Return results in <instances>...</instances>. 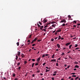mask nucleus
Listing matches in <instances>:
<instances>
[{"label": "nucleus", "mask_w": 80, "mask_h": 80, "mask_svg": "<svg viewBox=\"0 0 80 80\" xmlns=\"http://www.w3.org/2000/svg\"><path fill=\"white\" fill-rule=\"evenodd\" d=\"M52 80H55V78H52Z\"/></svg>", "instance_id": "47"}, {"label": "nucleus", "mask_w": 80, "mask_h": 80, "mask_svg": "<svg viewBox=\"0 0 80 80\" xmlns=\"http://www.w3.org/2000/svg\"><path fill=\"white\" fill-rule=\"evenodd\" d=\"M16 59L17 60L18 59V56L16 55Z\"/></svg>", "instance_id": "22"}, {"label": "nucleus", "mask_w": 80, "mask_h": 80, "mask_svg": "<svg viewBox=\"0 0 80 80\" xmlns=\"http://www.w3.org/2000/svg\"><path fill=\"white\" fill-rule=\"evenodd\" d=\"M72 45H70L69 46V49H70V48H72Z\"/></svg>", "instance_id": "13"}, {"label": "nucleus", "mask_w": 80, "mask_h": 80, "mask_svg": "<svg viewBox=\"0 0 80 80\" xmlns=\"http://www.w3.org/2000/svg\"><path fill=\"white\" fill-rule=\"evenodd\" d=\"M54 40V39H51V41H52V42H53Z\"/></svg>", "instance_id": "49"}, {"label": "nucleus", "mask_w": 80, "mask_h": 80, "mask_svg": "<svg viewBox=\"0 0 80 80\" xmlns=\"http://www.w3.org/2000/svg\"><path fill=\"white\" fill-rule=\"evenodd\" d=\"M60 39H61V36H58V40H60Z\"/></svg>", "instance_id": "16"}, {"label": "nucleus", "mask_w": 80, "mask_h": 80, "mask_svg": "<svg viewBox=\"0 0 80 80\" xmlns=\"http://www.w3.org/2000/svg\"><path fill=\"white\" fill-rule=\"evenodd\" d=\"M21 56L22 58H23L24 57H25V55H24L23 54H22Z\"/></svg>", "instance_id": "5"}, {"label": "nucleus", "mask_w": 80, "mask_h": 80, "mask_svg": "<svg viewBox=\"0 0 80 80\" xmlns=\"http://www.w3.org/2000/svg\"><path fill=\"white\" fill-rule=\"evenodd\" d=\"M74 70H75V71L77 70V68H74Z\"/></svg>", "instance_id": "61"}, {"label": "nucleus", "mask_w": 80, "mask_h": 80, "mask_svg": "<svg viewBox=\"0 0 80 80\" xmlns=\"http://www.w3.org/2000/svg\"><path fill=\"white\" fill-rule=\"evenodd\" d=\"M50 71L49 70H48L47 69L46 70V72H49Z\"/></svg>", "instance_id": "35"}, {"label": "nucleus", "mask_w": 80, "mask_h": 80, "mask_svg": "<svg viewBox=\"0 0 80 80\" xmlns=\"http://www.w3.org/2000/svg\"><path fill=\"white\" fill-rule=\"evenodd\" d=\"M56 65L57 67H58V63H56Z\"/></svg>", "instance_id": "28"}, {"label": "nucleus", "mask_w": 80, "mask_h": 80, "mask_svg": "<svg viewBox=\"0 0 80 80\" xmlns=\"http://www.w3.org/2000/svg\"><path fill=\"white\" fill-rule=\"evenodd\" d=\"M39 24H40L41 25H42V24L41 22H40V21L39 22Z\"/></svg>", "instance_id": "41"}, {"label": "nucleus", "mask_w": 80, "mask_h": 80, "mask_svg": "<svg viewBox=\"0 0 80 80\" xmlns=\"http://www.w3.org/2000/svg\"><path fill=\"white\" fill-rule=\"evenodd\" d=\"M62 26H65V23H63L62 24Z\"/></svg>", "instance_id": "34"}, {"label": "nucleus", "mask_w": 80, "mask_h": 80, "mask_svg": "<svg viewBox=\"0 0 80 80\" xmlns=\"http://www.w3.org/2000/svg\"><path fill=\"white\" fill-rule=\"evenodd\" d=\"M46 62H45L42 64V65H43V66H44V65H46Z\"/></svg>", "instance_id": "39"}, {"label": "nucleus", "mask_w": 80, "mask_h": 80, "mask_svg": "<svg viewBox=\"0 0 80 80\" xmlns=\"http://www.w3.org/2000/svg\"><path fill=\"white\" fill-rule=\"evenodd\" d=\"M57 75L56 73L53 74V76H55V75Z\"/></svg>", "instance_id": "42"}, {"label": "nucleus", "mask_w": 80, "mask_h": 80, "mask_svg": "<svg viewBox=\"0 0 80 80\" xmlns=\"http://www.w3.org/2000/svg\"><path fill=\"white\" fill-rule=\"evenodd\" d=\"M78 63L77 62H74V64H78Z\"/></svg>", "instance_id": "31"}, {"label": "nucleus", "mask_w": 80, "mask_h": 80, "mask_svg": "<svg viewBox=\"0 0 80 80\" xmlns=\"http://www.w3.org/2000/svg\"><path fill=\"white\" fill-rule=\"evenodd\" d=\"M66 23V20L65 19H62L61 20V22H60V23Z\"/></svg>", "instance_id": "1"}, {"label": "nucleus", "mask_w": 80, "mask_h": 80, "mask_svg": "<svg viewBox=\"0 0 80 80\" xmlns=\"http://www.w3.org/2000/svg\"><path fill=\"white\" fill-rule=\"evenodd\" d=\"M72 77H77V76L75 75H73L72 76Z\"/></svg>", "instance_id": "24"}, {"label": "nucleus", "mask_w": 80, "mask_h": 80, "mask_svg": "<svg viewBox=\"0 0 80 80\" xmlns=\"http://www.w3.org/2000/svg\"><path fill=\"white\" fill-rule=\"evenodd\" d=\"M32 37V35H30L29 36V35L28 37L29 38H31Z\"/></svg>", "instance_id": "23"}, {"label": "nucleus", "mask_w": 80, "mask_h": 80, "mask_svg": "<svg viewBox=\"0 0 80 80\" xmlns=\"http://www.w3.org/2000/svg\"><path fill=\"white\" fill-rule=\"evenodd\" d=\"M46 29H47V28H45V29H42L43 31H44V32H46L47 30H46Z\"/></svg>", "instance_id": "15"}, {"label": "nucleus", "mask_w": 80, "mask_h": 80, "mask_svg": "<svg viewBox=\"0 0 80 80\" xmlns=\"http://www.w3.org/2000/svg\"><path fill=\"white\" fill-rule=\"evenodd\" d=\"M77 25L78 26H80V23H78L77 24Z\"/></svg>", "instance_id": "62"}, {"label": "nucleus", "mask_w": 80, "mask_h": 80, "mask_svg": "<svg viewBox=\"0 0 80 80\" xmlns=\"http://www.w3.org/2000/svg\"><path fill=\"white\" fill-rule=\"evenodd\" d=\"M17 68H18L17 70H20V69H21V67H19Z\"/></svg>", "instance_id": "14"}, {"label": "nucleus", "mask_w": 80, "mask_h": 80, "mask_svg": "<svg viewBox=\"0 0 80 80\" xmlns=\"http://www.w3.org/2000/svg\"><path fill=\"white\" fill-rule=\"evenodd\" d=\"M78 78H79V77L78 76V77L75 78V80H77V79H78Z\"/></svg>", "instance_id": "19"}, {"label": "nucleus", "mask_w": 80, "mask_h": 80, "mask_svg": "<svg viewBox=\"0 0 80 80\" xmlns=\"http://www.w3.org/2000/svg\"><path fill=\"white\" fill-rule=\"evenodd\" d=\"M34 63H32V68H33L34 67Z\"/></svg>", "instance_id": "17"}, {"label": "nucleus", "mask_w": 80, "mask_h": 80, "mask_svg": "<svg viewBox=\"0 0 80 80\" xmlns=\"http://www.w3.org/2000/svg\"><path fill=\"white\" fill-rule=\"evenodd\" d=\"M71 44V42H68L65 45L66 46H68L69 45H70Z\"/></svg>", "instance_id": "2"}, {"label": "nucleus", "mask_w": 80, "mask_h": 80, "mask_svg": "<svg viewBox=\"0 0 80 80\" xmlns=\"http://www.w3.org/2000/svg\"><path fill=\"white\" fill-rule=\"evenodd\" d=\"M24 64H25L27 63V62L26 61H25L24 62Z\"/></svg>", "instance_id": "36"}, {"label": "nucleus", "mask_w": 80, "mask_h": 80, "mask_svg": "<svg viewBox=\"0 0 80 80\" xmlns=\"http://www.w3.org/2000/svg\"><path fill=\"white\" fill-rule=\"evenodd\" d=\"M74 68H79V66L77 65H76L75 66Z\"/></svg>", "instance_id": "11"}, {"label": "nucleus", "mask_w": 80, "mask_h": 80, "mask_svg": "<svg viewBox=\"0 0 80 80\" xmlns=\"http://www.w3.org/2000/svg\"><path fill=\"white\" fill-rule=\"evenodd\" d=\"M32 77H35V74H32Z\"/></svg>", "instance_id": "45"}, {"label": "nucleus", "mask_w": 80, "mask_h": 80, "mask_svg": "<svg viewBox=\"0 0 80 80\" xmlns=\"http://www.w3.org/2000/svg\"><path fill=\"white\" fill-rule=\"evenodd\" d=\"M35 45H36V44H32V47H35Z\"/></svg>", "instance_id": "27"}, {"label": "nucleus", "mask_w": 80, "mask_h": 80, "mask_svg": "<svg viewBox=\"0 0 80 80\" xmlns=\"http://www.w3.org/2000/svg\"><path fill=\"white\" fill-rule=\"evenodd\" d=\"M28 42H30V40H28Z\"/></svg>", "instance_id": "53"}, {"label": "nucleus", "mask_w": 80, "mask_h": 80, "mask_svg": "<svg viewBox=\"0 0 80 80\" xmlns=\"http://www.w3.org/2000/svg\"><path fill=\"white\" fill-rule=\"evenodd\" d=\"M61 31H62V30H61V29H59L58 30V31H57L56 32H61Z\"/></svg>", "instance_id": "6"}, {"label": "nucleus", "mask_w": 80, "mask_h": 80, "mask_svg": "<svg viewBox=\"0 0 80 80\" xmlns=\"http://www.w3.org/2000/svg\"><path fill=\"white\" fill-rule=\"evenodd\" d=\"M76 74V73H72L71 74V75H75Z\"/></svg>", "instance_id": "25"}, {"label": "nucleus", "mask_w": 80, "mask_h": 80, "mask_svg": "<svg viewBox=\"0 0 80 80\" xmlns=\"http://www.w3.org/2000/svg\"><path fill=\"white\" fill-rule=\"evenodd\" d=\"M17 46H19V42H18L17 43Z\"/></svg>", "instance_id": "29"}, {"label": "nucleus", "mask_w": 80, "mask_h": 80, "mask_svg": "<svg viewBox=\"0 0 80 80\" xmlns=\"http://www.w3.org/2000/svg\"><path fill=\"white\" fill-rule=\"evenodd\" d=\"M52 24H53V23H55V22H52L51 23Z\"/></svg>", "instance_id": "33"}, {"label": "nucleus", "mask_w": 80, "mask_h": 80, "mask_svg": "<svg viewBox=\"0 0 80 80\" xmlns=\"http://www.w3.org/2000/svg\"><path fill=\"white\" fill-rule=\"evenodd\" d=\"M32 62H35V60L34 59H32Z\"/></svg>", "instance_id": "40"}, {"label": "nucleus", "mask_w": 80, "mask_h": 80, "mask_svg": "<svg viewBox=\"0 0 80 80\" xmlns=\"http://www.w3.org/2000/svg\"><path fill=\"white\" fill-rule=\"evenodd\" d=\"M55 56V54H53L52 55V58H54V57Z\"/></svg>", "instance_id": "21"}, {"label": "nucleus", "mask_w": 80, "mask_h": 80, "mask_svg": "<svg viewBox=\"0 0 80 80\" xmlns=\"http://www.w3.org/2000/svg\"><path fill=\"white\" fill-rule=\"evenodd\" d=\"M37 38H35L33 40V41H34V42H35V41H36V40H37Z\"/></svg>", "instance_id": "20"}, {"label": "nucleus", "mask_w": 80, "mask_h": 80, "mask_svg": "<svg viewBox=\"0 0 80 80\" xmlns=\"http://www.w3.org/2000/svg\"><path fill=\"white\" fill-rule=\"evenodd\" d=\"M60 59H61V57H60L59 58H58V60H60Z\"/></svg>", "instance_id": "50"}, {"label": "nucleus", "mask_w": 80, "mask_h": 80, "mask_svg": "<svg viewBox=\"0 0 80 80\" xmlns=\"http://www.w3.org/2000/svg\"><path fill=\"white\" fill-rule=\"evenodd\" d=\"M68 18H71V16H70V15H69L68 16Z\"/></svg>", "instance_id": "55"}, {"label": "nucleus", "mask_w": 80, "mask_h": 80, "mask_svg": "<svg viewBox=\"0 0 80 80\" xmlns=\"http://www.w3.org/2000/svg\"><path fill=\"white\" fill-rule=\"evenodd\" d=\"M74 80L73 78H72L71 79V80Z\"/></svg>", "instance_id": "63"}, {"label": "nucleus", "mask_w": 80, "mask_h": 80, "mask_svg": "<svg viewBox=\"0 0 80 80\" xmlns=\"http://www.w3.org/2000/svg\"><path fill=\"white\" fill-rule=\"evenodd\" d=\"M20 52L18 51V56H20Z\"/></svg>", "instance_id": "7"}, {"label": "nucleus", "mask_w": 80, "mask_h": 80, "mask_svg": "<svg viewBox=\"0 0 80 80\" xmlns=\"http://www.w3.org/2000/svg\"><path fill=\"white\" fill-rule=\"evenodd\" d=\"M20 62H18L17 64V66H19V65H20Z\"/></svg>", "instance_id": "18"}, {"label": "nucleus", "mask_w": 80, "mask_h": 80, "mask_svg": "<svg viewBox=\"0 0 80 80\" xmlns=\"http://www.w3.org/2000/svg\"><path fill=\"white\" fill-rule=\"evenodd\" d=\"M41 40H38V42H41Z\"/></svg>", "instance_id": "46"}, {"label": "nucleus", "mask_w": 80, "mask_h": 80, "mask_svg": "<svg viewBox=\"0 0 80 80\" xmlns=\"http://www.w3.org/2000/svg\"><path fill=\"white\" fill-rule=\"evenodd\" d=\"M73 27H76V26L75 25H73Z\"/></svg>", "instance_id": "58"}, {"label": "nucleus", "mask_w": 80, "mask_h": 80, "mask_svg": "<svg viewBox=\"0 0 80 80\" xmlns=\"http://www.w3.org/2000/svg\"><path fill=\"white\" fill-rule=\"evenodd\" d=\"M45 54H44L43 55H42V57L43 58H44V57H45Z\"/></svg>", "instance_id": "38"}, {"label": "nucleus", "mask_w": 80, "mask_h": 80, "mask_svg": "<svg viewBox=\"0 0 80 80\" xmlns=\"http://www.w3.org/2000/svg\"><path fill=\"white\" fill-rule=\"evenodd\" d=\"M57 46L58 47V48H60V46L59 44H58L57 45Z\"/></svg>", "instance_id": "8"}, {"label": "nucleus", "mask_w": 80, "mask_h": 80, "mask_svg": "<svg viewBox=\"0 0 80 80\" xmlns=\"http://www.w3.org/2000/svg\"><path fill=\"white\" fill-rule=\"evenodd\" d=\"M35 65L36 66H37V65H38V63H36L35 64Z\"/></svg>", "instance_id": "32"}, {"label": "nucleus", "mask_w": 80, "mask_h": 80, "mask_svg": "<svg viewBox=\"0 0 80 80\" xmlns=\"http://www.w3.org/2000/svg\"><path fill=\"white\" fill-rule=\"evenodd\" d=\"M73 23H77V21H74Z\"/></svg>", "instance_id": "37"}, {"label": "nucleus", "mask_w": 80, "mask_h": 80, "mask_svg": "<svg viewBox=\"0 0 80 80\" xmlns=\"http://www.w3.org/2000/svg\"><path fill=\"white\" fill-rule=\"evenodd\" d=\"M47 22V20H46V19H44L43 20V23H46V22Z\"/></svg>", "instance_id": "3"}, {"label": "nucleus", "mask_w": 80, "mask_h": 80, "mask_svg": "<svg viewBox=\"0 0 80 80\" xmlns=\"http://www.w3.org/2000/svg\"><path fill=\"white\" fill-rule=\"evenodd\" d=\"M12 76H13V77H15V74H13L12 75Z\"/></svg>", "instance_id": "43"}, {"label": "nucleus", "mask_w": 80, "mask_h": 80, "mask_svg": "<svg viewBox=\"0 0 80 80\" xmlns=\"http://www.w3.org/2000/svg\"><path fill=\"white\" fill-rule=\"evenodd\" d=\"M65 55V53L64 52H62V53L61 54V55H62V56H63V55Z\"/></svg>", "instance_id": "10"}, {"label": "nucleus", "mask_w": 80, "mask_h": 80, "mask_svg": "<svg viewBox=\"0 0 80 80\" xmlns=\"http://www.w3.org/2000/svg\"><path fill=\"white\" fill-rule=\"evenodd\" d=\"M52 27H54V28H55V24L52 25Z\"/></svg>", "instance_id": "26"}, {"label": "nucleus", "mask_w": 80, "mask_h": 80, "mask_svg": "<svg viewBox=\"0 0 80 80\" xmlns=\"http://www.w3.org/2000/svg\"><path fill=\"white\" fill-rule=\"evenodd\" d=\"M40 72V70H38L37 71V72L38 73H39V72Z\"/></svg>", "instance_id": "57"}, {"label": "nucleus", "mask_w": 80, "mask_h": 80, "mask_svg": "<svg viewBox=\"0 0 80 80\" xmlns=\"http://www.w3.org/2000/svg\"><path fill=\"white\" fill-rule=\"evenodd\" d=\"M57 38H58V37H56V38H55L54 40H56V39H57Z\"/></svg>", "instance_id": "44"}, {"label": "nucleus", "mask_w": 80, "mask_h": 80, "mask_svg": "<svg viewBox=\"0 0 80 80\" xmlns=\"http://www.w3.org/2000/svg\"><path fill=\"white\" fill-rule=\"evenodd\" d=\"M33 42H34V41L33 40L32 41L31 43V44H32V43H33Z\"/></svg>", "instance_id": "48"}, {"label": "nucleus", "mask_w": 80, "mask_h": 80, "mask_svg": "<svg viewBox=\"0 0 80 80\" xmlns=\"http://www.w3.org/2000/svg\"><path fill=\"white\" fill-rule=\"evenodd\" d=\"M49 29H53V28H51V27H50L49 28Z\"/></svg>", "instance_id": "59"}, {"label": "nucleus", "mask_w": 80, "mask_h": 80, "mask_svg": "<svg viewBox=\"0 0 80 80\" xmlns=\"http://www.w3.org/2000/svg\"><path fill=\"white\" fill-rule=\"evenodd\" d=\"M47 25H46V26H45L44 27V28H47Z\"/></svg>", "instance_id": "56"}, {"label": "nucleus", "mask_w": 80, "mask_h": 80, "mask_svg": "<svg viewBox=\"0 0 80 80\" xmlns=\"http://www.w3.org/2000/svg\"><path fill=\"white\" fill-rule=\"evenodd\" d=\"M15 80H18V79L16 78L15 79Z\"/></svg>", "instance_id": "64"}, {"label": "nucleus", "mask_w": 80, "mask_h": 80, "mask_svg": "<svg viewBox=\"0 0 80 80\" xmlns=\"http://www.w3.org/2000/svg\"><path fill=\"white\" fill-rule=\"evenodd\" d=\"M43 26H41V27H40V29L41 30H42V29H43Z\"/></svg>", "instance_id": "12"}, {"label": "nucleus", "mask_w": 80, "mask_h": 80, "mask_svg": "<svg viewBox=\"0 0 80 80\" xmlns=\"http://www.w3.org/2000/svg\"><path fill=\"white\" fill-rule=\"evenodd\" d=\"M56 32V30H55V31H52V33H55Z\"/></svg>", "instance_id": "52"}, {"label": "nucleus", "mask_w": 80, "mask_h": 80, "mask_svg": "<svg viewBox=\"0 0 80 80\" xmlns=\"http://www.w3.org/2000/svg\"><path fill=\"white\" fill-rule=\"evenodd\" d=\"M75 46H74L75 47H78V45L77 44H75Z\"/></svg>", "instance_id": "30"}, {"label": "nucleus", "mask_w": 80, "mask_h": 80, "mask_svg": "<svg viewBox=\"0 0 80 80\" xmlns=\"http://www.w3.org/2000/svg\"><path fill=\"white\" fill-rule=\"evenodd\" d=\"M45 55V56H48V55H49V54H46Z\"/></svg>", "instance_id": "51"}, {"label": "nucleus", "mask_w": 80, "mask_h": 80, "mask_svg": "<svg viewBox=\"0 0 80 80\" xmlns=\"http://www.w3.org/2000/svg\"><path fill=\"white\" fill-rule=\"evenodd\" d=\"M67 58H64V59H65L66 60H67Z\"/></svg>", "instance_id": "60"}, {"label": "nucleus", "mask_w": 80, "mask_h": 80, "mask_svg": "<svg viewBox=\"0 0 80 80\" xmlns=\"http://www.w3.org/2000/svg\"><path fill=\"white\" fill-rule=\"evenodd\" d=\"M40 57L39 58L37 59L36 60V61H37V62H40Z\"/></svg>", "instance_id": "4"}, {"label": "nucleus", "mask_w": 80, "mask_h": 80, "mask_svg": "<svg viewBox=\"0 0 80 80\" xmlns=\"http://www.w3.org/2000/svg\"><path fill=\"white\" fill-rule=\"evenodd\" d=\"M71 78H72V77L71 76H70V77H69L68 79H70Z\"/></svg>", "instance_id": "54"}, {"label": "nucleus", "mask_w": 80, "mask_h": 80, "mask_svg": "<svg viewBox=\"0 0 80 80\" xmlns=\"http://www.w3.org/2000/svg\"><path fill=\"white\" fill-rule=\"evenodd\" d=\"M51 62H56V59H52L51 60Z\"/></svg>", "instance_id": "9"}]
</instances>
